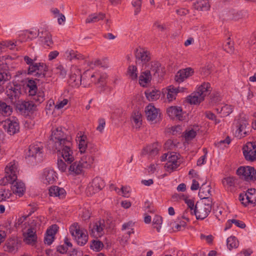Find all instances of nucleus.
<instances>
[{
  "instance_id": "nucleus-36",
  "label": "nucleus",
  "mask_w": 256,
  "mask_h": 256,
  "mask_svg": "<svg viewBox=\"0 0 256 256\" xmlns=\"http://www.w3.org/2000/svg\"><path fill=\"white\" fill-rule=\"evenodd\" d=\"M186 203L188 205V208L185 210L183 214L182 218L186 220L187 221H189L190 218H188V214H190L191 216L194 215V202L190 200H187Z\"/></svg>"
},
{
  "instance_id": "nucleus-55",
  "label": "nucleus",
  "mask_w": 256,
  "mask_h": 256,
  "mask_svg": "<svg viewBox=\"0 0 256 256\" xmlns=\"http://www.w3.org/2000/svg\"><path fill=\"white\" fill-rule=\"evenodd\" d=\"M90 248L96 251H100L104 246L102 242L99 240H93L90 244Z\"/></svg>"
},
{
  "instance_id": "nucleus-42",
  "label": "nucleus",
  "mask_w": 256,
  "mask_h": 256,
  "mask_svg": "<svg viewBox=\"0 0 256 256\" xmlns=\"http://www.w3.org/2000/svg\"><path fill=\"white\" fill-rule=\"evenodd\" d=\"M145 94L149 101H153L159 98L160 92L156 90H148L145 92Z\"/></svg>"
},
{
  "instance_id": "nucleus-15",
  "label": "nucleus",
  "mask_w": 256,
  "mask_h": 256,
  "mask_svg": "<svg viewBox=\"0 0 256 256\" xmlns=\"http://www.w3.org/2000/svg\"><path fill=\"white\" fill-rule=\"evenodd\" d=\"M107 75L106 73L99 74L95 72L90 76V81L101 90H106Z\"/></svg>"
},
{
  "instance_id": "nucleus-60",
  "label": "nucleus",
  "mask_w": 256,
  "mask_h": 256,
  "mask_svg": "<svg viewBox=\"0 0 256 256\" xmlns=\"http://www.w3.org/2000/svg\"><path fill=\"white\" fill-rule=\"evenodd\" d=\"M132 120L138 126H140L142 123V115L139 112H135L132 116Z\"/></svg>"
},
{
  "instance_id": "nucleus-46",
  "label": "nucleus",
  "mask_w": 256,
  "mask_h": 256,
  "mask_svg": "<svg viewBox=\"0 0 256 256\" xmlns=\"http://www.w3.org/2000/svg\"><path fill=\"white\" fill-rule=\"evenodd\" d=\"M90 76L88 71L86 72L83 76H82V82L81 84L84 87H88L90 86L91 83H92L90 81Z\"/></svg>"
},
{
  "instance_id": "nucleus-33",
  "label": "nucleus",
  "mask_w": 256,
  "mask_h": 256,
  "mask_svg": "<svg viewBox=\"0 0 256 256\" xmlns=\"http://www.w3.org/2000/svg\"><path fill=\"white\" fill-rule=\"evenodd\" d=\"M42 146L40 144H32L30 146L27 153L28 156L36 157L37 155H40L42 153Z\"/></svg>"
},
{
  "instance_id": "nucleus-43",
  "label": "nucleus",
  "mask_w": 256,
  "mask_h": 256,
  "mask_svg": "<svg viewBox=\"0 0 256 256\" xmlns=\"http://www.w3.org/2000/svg\"><path fill=\"white\" fill-rule=\"evenodd\" d=\"M11 76L8 72H0V93L4 91V84L10 80Z\"/></svg>"
},
{
  "instance_id": "nucleus-49",
  "label": "nucleus",
  "mask_w": 256,
  "mask_h": 256,
  "mask_svg": "<svg viewBox=\"0 0 256 256\" xmlns=\"http://www.w3.org/2000/svg\"><path fill=\"white\" fill-rule=\"evenodd\" d=\"M227 246L229 250L233 248H236L238 246V241L237 240L235 236H231L228 238Z\"/></svg>"
},
{
  "instance_id": "nucleus-10",
  "label": "nucleus",
  "mask_w": 256,
  "mask_h": 256,
  "mask_svg": "<svg viewBox=\"0 0 256 256\" xmlns=\"http://www.w3.org/2000/svg\"><path fill=\"white\" fill-rule=\"evenodd\" d=\"M47 67L44 62H35L28 68V74H32L38 78H44Z\"/></svg>"
},
{
  "instance_id": "nucleus-57",
  "label": "nucleus",
  "mask_w": 256,
  "mask_h": 256,
  "mask_svg": "<svg viewBox=\"0 0 256 256\" xmlns=\"http://www.w3.org/2000/svg\"><path fill=\"white\" fill-rule=\"evenodd\" d=\"M28 87L29 88V94H34L35 92L37 90L36 84L34 80H30L28 81L27 84Z\"/></svg>"
},
{
  "instance_id": "nucleus-16",
  "label": "nucleus",
  "mask_w": 256,
  "mask_h": 256,
  "mask_svg": "<svg viewBox=\"0 0 256 256\" xmlns=\"http://www.w3.org/2000/svg\"><path fill=\"white\" fill-rule=\"evenodd\" d=\"M4 126L5 130L10 135H14L19 132V122L18 120L14 117L6 119Z\"/></svg>"
},
{
  "instance_id": "nucleus-25",
  "label": "nucleus",
  "mask_w": 256,
  "mask_h": 256,
  "mask_svg": "<svg viewBox=\"0 0 256 256\" xmlns=\"http://www.w3.org/2000/svg\"><path fill=\"white\" fill-rule=\"evenodd\" d=\"M43 182L46 184H52L57 179L56 172L50 168H46L43 172Z\"/></svg>"
},
{
  "instance_id": "nucleus-12",
  "label": "nucleus",
  "mask_w": 256,
  "mask_h": 256,
  "mask_svg": "<svg viewBox=\"0 0 256 256\" xmlns=\"http://www.w3.org/2000/svg\"><path fill=\"white\" fill-rule=\"evenodd\" d=\"M243 154L246 160L250 162L256 160V143L248 142L242 148Z\"/></svg>"
},
{
  "instance_id": "nucleus-7",
  "label": "nucleus",
  "mask_w": 256,
  "mask_h": 256,
  "mask_svg": "<svg viewBox=\"0 0 256 256\" xmlns=\"http://www.w3.org/2000/svg\"><path fill=\"white\" fill-rule=\"evenodd\" d=\"M236 174L242 178L246 181L256 180V170L250 166H240L236 170Z\"/></svg>"
},
{
  "instance_id": "nucleus-13",
  "label": "nucleus",
  "mask_w": 256,
  "mask_h": 256,
  "mask_svg": "<svg viewBox=\"0 0 256 256\" xmlns=\"http://www.w3.org/2000/svg\"><path fill=\"white\" fill-rule=\"evenodd\" d=\"M248 122L246 120H240L236 124L234 135L238 138H244L250 134Z\"/></svg>"
},
{
  "instance_id": "nucleus-1",
  "label": "nucleus",
  "mask_w": 256,
  "mask_h": 256,
  "mask_svg": "<svg viewBox=\"0 0 256 256\" xmlns=\"http://www.w3.org/2000/svg\"><path fill=\"white\" fill-rule=\"evenodd\" d=\"M212 90L208 82H204L200 86L196 92L190 95L187 100L191 104H196L204 100L205 96L209 94Z\"/></svg>"
},
{
  "instance_id": "nucleus-50",
  "label": "nucleus",
  "mask_w": 256,
  "mask_h": 256,
  "mask_svg": "<svg viewBox=\"0 0 256 256\" xmlns=\"http://www.w3.org/2000/svg\"><path fill=\"white\" fill-rule=\"evenodd\" d=\"M57 166L58 170L62 172H66L68 174V168L70 164L66 162L64 159H58V160Z\"/></svg>"
},
{
  "instance_id": "nucleus-47",
  "label": "nucleus",
  "mask_w": 256,
  "mask_h": 256,
  "mask_svg": "<svg viewBox=\"0 0 256 256\" xmlns=\"http://www.w3.org/2000/svg\"><path fill=\"white\" fill-rule=\"evenodd\" d=\"M65 56L70 60H72L73 59L79 60L82 58V56L80 54L74 50H68L66 51L65 52Z\"/></svg>"
},
{
  "instance_id": "nucleus-27",
  "label": "nucleus",
  "mask_w": 256,
  "mask_h": 256,
  "mask_svg": "<svg viewBox=\"0 0 256 256\" xmlns=\"http://www.w3.org/2000/svg\"><path fill=\"white\" fill-rule=\"evenodd\" d=\"M68 168V174L72 175H78L82 173L84 168H85L82 166L81 162H73L69 164Z\"/></svg>"
},
{
  "instance_id": "nucleus-38",
  "label": "nucleus",
  "mask_w": 256,
  "mask_h": 256,
  "mask_svg": "<svg viewBox=\"0 0 256 256\" xmlns=\"http://www.w3.org/2000/svg\"><path fill=\"white\" fill-rule=\"evenodd\" d=\"M105 18V14L102 12L98 14L94 13L90 14L86 20V23L96 22L100 20H102Z\"/></svg>"
},
{
  "instance_id": "nucleus-8",
  "label": "nucleus",
  "mask_w": 256,
  "mask_h": 256,
  "mask_svg": "<svg viewBox=\"0 0 256 256\" xmlns=\"http://www.w3.org/2000/svg\"><path fill=\"white\" fill-rule=\"evenodd\" d=\"M34 220L30 223V227L26 232H24V240L28 244L34 245L37 240V236L36 234V225L34 222Z\"/></svg>"
},
{
  "instance_id": "nucleus-18",
  "label": "nucleus",
  "mask_w": 256,
  "mask_h": 256,
  "mask_svg": "<svg viewBox=\"0 0 256 256\" xmlns=\"http://www.w3.org/2000/svg\"><path fill=\"white\" fill-rule=\"evenodd\" d=\"M105 184L103 180L100 177H96L88 186L87 192H89L90 194H94L102 190Z\"/></svg>"
},
{
  "instance_id": "nucleus-39",
  "label": "nucleus",
  "mask_w": 256,
  "mask_h": 256,
  "mask_svg": "<svg viewBox=\"0 0 256 256\" xmlns=\"http://www.w3.org/2000/svg\"><path fill=\"white\" fill-rule=\"evenodd\" d=\"M236 180V179L234 177H226L222 180V182L226 188L228 190H232L235 186Z\"/></svg>"
},
{
  "instance_id": "nucleus-14",
  "label": "nucleus",
  "mask_w": 256,
  "mask_h": 256,
  "mask_svg": "<svg viewBox=\"0 0 256 256\" xmlns=\"http://www.w3.org/2000/svg\"><path fill=\"white\" fill-rule=\"evenodd\" d=\"M211 210V208H209L208 206L197 202L194 210V215L196 216V219L202 220L208 216Z\"/></svg>"
},
{
  "instance_id": "nucleus-51",
  "label": "nucleus",
  "mask_w": 256,
  "mask_h": 256,
  "mask_svg": "<svg viewBox=\"0 0 256 256\" xmlns=\"http://www.w3.org/2000/svg\"><path fill=\"white\" fill-rule=\"evenodd\" d=\"M98 151L96 146L93 144H89L86 150L83 153H86L88 155H92L95 158V155Z\"/></svg>"
},
{
  "instance_id": "nucleus-22",
  "label": "nucleus",
  "mask_w": 256,
  "mask_h": 256,
  "mask_svg": "<svg viewBox=\"0 0 256 256\" xmlns=\"http://www.w3.org/2000/svg\"><path fill=\"white\" fill-rule=\"evenodd\" d=\"M145 113L147 120L151 122L156 120L160 115V110L151 104L146 107Z\"/></svg>"
},
{
  "instance_id": "nucleus-34",
  "label": "nucleus",
  "mask_w": 256,
  "mask_h": 256,
  "mask_svg": "<svg viewBox=\"0 0 256 256\" xmlns=\"http://www.w3.org/2000/svg\"><path fill=\"white\" fill-rule=\"evenodd\" d=\"M84 154L80 161L85 168H90L94 163V158L92 155H88L86 153Z\"/></svg>"
},
{
  "instance_id": "nucleus-3",
  "label": "nucleus",
  "mask_w": 256,
  "mask_h": 256,
  "mask_svg": "<svg viewBox=\"0 0 256 256\" xmlns=\"http://www.w3.org/2000/svg\"><path fill=\"white\" fill-rule=\"evenodd\" d=\"M72 142L71 141H66L62 146L56 147L55 150L59 152L64 160L68 163L71 164L74 160V152L72 149Z\"/></svg>"
},
{
  "instance_id": "nucleus-23",
  "label": "nucleus",
  "mask_w": 256,
  "mask_h": 256,
  "mask_svg": "<svg viewBox=\"0 0 256 256\" xmlns=\"http://www.w3.org/2000/svg\"><path fill=\"white\" fill-rule=\"evenodd\" d=\"M12 184L11 189L14 194L19 197L22 196L26 190L24 184L20 180H16L9 182Z\"/></svg>"
},
{
  "instance_id": "nucleus-30",
  "label": "nucleus",
  "mask_w": 256,
  "mask_h": 256,
  "mask_svg": "<svg viewBox=\"0 0 256 256\" xmlns=\"http://www.w3.org/2000/svg\"><path fill=\"white\" fill-rule=\"evenodd\" d=\"M215 110L222 117H226L232 112L233 107L227 104H220L216 106Z\"/></svg>"
},
{
  "instance_id": "nucleus-54",
  "label": "nucleus",
  "mask_w": 256,
  "mask_h": 256,
  "mask_svg": "<svg viewBox=\"0 0 256 256\" xmlns=\"http://www.w3.org/2000/svg\"><path fill=\"white\" fill-rule=\"evenodd\" d=\"M55 72L58 74L60 78H64L66 75V70L62 65H58L56 69Z\"/></svg>"
},
{
  "instance_id": "nucleus-45",
  "label": "nucleus",
  "mask_w": 256,
  "mask_h": 256,
  "mask_svg": "<svg viewBox=\"0 0 256 256\" xmlns=\"http://www.w3.org/2000/svg\"><path fill=\"white\" fill-rule=\"evenodd\" d=\"M167 98L169 101H172L176 98L179 90L173 86H170L168 88Z\"/></svg>"
},
{
  "instance_id": "nucleus-62",
  "label": "nucleus",
  "mask_w": 256,
  "mask_h": 256,
  "mask_svg": "<svg viewBox=\"0 0 256 256\" xmlns=\"http://www.w3.org/2000/svg\"><path fill=\"white\" fill-rule=\"evenodd\" d=\"M224 50L229 53H232L234 50V46L233 42L230 40V38H228V41L224 46Z\"/></svg>"
},
{
  "instance_id": "nucleus-41",
  "label": "nucleus",
  "mask_w": 256,
  "mask_h": 256,
  "mask_svg": "<svg viewBox=\"0 0 256 256\" xmlns=\"http://www.w3.org/2000/svg\"><path fill=\"white\" fill-rule=\"evenodd\" d=\"M32 100L38 104L42 103L44 100L45 95L43 91H36L34 94H30Z\"/></svg>"
},
{
  "instance_id": "nucleus-52",
  "label": "nucleus",
  "mask_w": 256,
  "mask_h": 256,
  "mask_svg": "<svg viewBox=\"0 0 256 256\" xmlns=\"http://www.w3.org/2000/svg\"><path fill=\"white\" fill-rule=\"evenodd\" d=\"M162 218L160 216H156L153 219L152 226L154 228L156 229L158 232H160L161 226L162 224Z\"/></svg>"
},
{
  "instance_id": "nucleus-37",
  "label": "nucleus",
  "mask_w": 256,
  "mask_h": 256,
  "mask_svg": "<svg viewBox=\"0 0 256 256\" xmlns=\"http://www.w3.org/2000/svg\"><path fill=\"white\" fill-rule=\"evenodd\" d=\"M152 78L150 72L146 70L142 72L139 77V84L140 86H144L148 83Z\"/></svg>"
},
{
  "instance_id": "nucleus-29",
  "label": "nucleus",
  "mask_w": 256,
  "mask_h": 256,
  "mask_svg": "<svg viewBox=\"0 0 256 256\" xmlns=\"http://www.w3.org/2000/svg\"><path fill=\"white\" fill-rule=\"evenodd\" d=\"M48 194L50 196L58 197L59 199H63L66 196V192L62 188L53 186L49 188Z\"/></svg>"
},
{
  "instance_id": "nucleus-2",
  "label": "nucleus",
  "mask_w": 256,
  "mask_h": 256,
  "mask_svg": "<svg viewBox=\"0 0 256 256\" xmlns=\"http://www.w3.org/2000/svg\"><path fill=\"white\" fill-rule=\"evenodd\" d=\"M70 232L79 246H83L87 243L88 238V232L84 228H80L78 223H74L70 227Z\"/></svg>"
},
{
  "instance_id": "nucleus-11",
  "label": "nucleus",
  "mask_w": 256,
  "mask_h": 256,
  "mask_svg": "<svg viewBox=\"0 0 256 256\" xmlns=\"http://www.w3.org/2000/svg\"><path fill=\"white\" fill-rule=\"evenodd\" d=\"M71 74L68 82L73 88L78 87L82 82V74L80 70L77 66H72L70 68Z\"/></svg>"
},
{
  "instance_id": "nucleus-5",
  "label": "nucleus",
  "mask_w": 256,
  "mask_h": 256,
  "mask_svg": "<svg viewBox=\"0 0 256 256\" xmlns=\"http://www.w3.org/2000/svg\"><path fill=\"white\" fill-rule=\"evenodd\" d=\"M18 172V162L15 160L9 162L5 168L6 174L4 178V180L6 181L5 183L12 182L17 180V175Z\"/></svg>"
},
{
  "instance_id": "nucleus-19",
  "label": "nucleus",
  "mask_w": 256,
  "mask_h": 256,
  "mask_svg": "<svg viewBox=\"0 0 256 256\" xmlns=\"http://www.w3.org/2000/svg\"><path fill=\"white\" fill-rule=\"evenodd\" d=\"M180 163L178 161V156L174 152L170 153L168 162L164 166L166 170L170 172L175 170L180 166Z\"/></svg>"
},
{
  "instance_id": "nucleus-9",
  "label": "nucleus",
  "mask_w": 256,
  "mask_h": 256,
  "mask_svg": "<svg viewBox=\"0 0 256 256\" xmlns=\"http://www.w3.org/2000/svg\"><path fill=\"white\" fill-rule=\"evenodd\" d=\"M6 94L10 100L11 103L16 102L21 94V88L20 85L10 84L6 88Z\"/></svg>"
},
{
  "instance_id": "nucleus-31",
  "label": "nucleus",
  "mask_w": 256,
  "mask_h": 256,
  "mask_svg": "<svg viewBox=\"0 0 256 256\" xmlns=\"http://www.w3.org/2000/svg\"><path fill=\"white\" fill-rule=\"evenodd\" d=\"M76 140L78 141V149L81 154L86 150V148L90 143L88 142V138L86 135L80 132L76 136Z\"/></svg>"
},
{
  "instance_id": "nucleus-58",
  "label": "nucleus",
  "mask_w": 256,
  "mask_h": 256,
  "mask_svg": "<svg viewBox=\"0 0 256 256\" xmlns=\"http://www.w3.org/2000/svg\"><path fill=\"white\" fill-rule=\"evenodd\" d=\"M160 68V62L156 61L152 62H151V68L150 70L154 72V74H158Z\"/></svg>"
},
{
  "instance_id": "nucleus-17",
  "label": "nucleus",
  "mask_w": 256,
  "mask_h": 256,
  "mask_svg": "<svg viewBox=\"0 0 256 256\" xmlns=\"http://www.w3.org/2000/svg\"><path fill=\"white\" fill-rule=\"evenodd\" d=\"M136 62L138 64H145L150 60V52L142 48H139L135 50Z\"/></svg>"
},
{
  "instance_id": "nucleus-24",
  "label": "nucleus",
  "mask_w": 256,
  "mask_h": 256,
  "mask_svg": "<svg viewBox=\"0 0 256 256\" xmlns=\"http://www.w3.org/2000/svg\"><path fill=\"white\" fill-rule=\"evenodd\" d=\"M194 73V70L191 68H186L180 70L175 76V80L176 82H181L185 79L192 76Z\"/></svg>"
},
{
  "instance_id": "nucleus-6",
  "label": "nucleus",
  "mask_w": 256,
  "mask_h": 256,
  "mask_svg": "<svg viewBox=\"0 0 256 256\" xmlns=\"http://www.w3.org/2000/svg\"><path fill=\"white\" fill-rule=\"evenodd\" d=\"M50 140L54 143L55 148L62 146L66 143V141H70L69 138H67L66 135L62 130V128L60 127L52 130Z\"/></svg>"
},
{
  "instance_id": "nucleus-59",
  "label": "nucleus",
  "mask_w": 256,
  "mask_h": 256,
  "mask_svg": "<svg viewBox=\"0 0 256 256\" xmlns=\"http://www.w3.org/2000/svg\"><path fill=\"white\" fill-rule=\"evenodd\" d=\"M132 4L136 8L134 14L137 15L140 11L142 6V0H132Z\"/></svg>"
},
{
  "instance_id": "nucleus-61",
  "label": "nucleus",
  "mask_w": 256,
  "mask_h": 256,
  "mask_svg": "<svg viewBox=\"0 0 256 256\" xmlns=\"http://www.w3.org/2000/svg\"><path fill=\"white\" fill-rule=\"evenodd\" d=\"M24 34L25 36H27V38H28L29 40H32L38 36V32L36 30H26Z\"/></svg>"
},
{
  "instance_id": "nucleus-48",
  "label": "nucleus",
  "mask_w": 256,
  "mask_h": 256,
  "mask_svg": "<svg viewBox=\"0 0 256 256\" xmlns=\"http://www.w3.org/2000/svg\"><path fill=\"white\" fill-rule=\"evenodd\" d=\"M127 74L130 78L132 80H136L138 77V70L136 66L132 65L128 68Z\"/></svg>"
},
{
  "instance_id": "nucleus-53",
  "label": "nucleus",
  "mask_w": 256,
  "mask_h": 256,
  "mask_svg": "<svg viewBox=\"0 0 256 256\" xmlns=\"http://www.w3.org/2000/svg\"><path fill=\"white\" fill-rule=\"evenodd\" d=\"M11 195V192L8 189H6L3 188H1L0 189V202L10 198Z\"/></svg>"
},
{
  "instance_id": "nucleus-20",
  "label": "nucleus",
  "mask_w": 256,
  "mask_h": 256,
  "mask_svg": "<svg viewBox=\"0 0 256 256\" xmlns=\"http://www.w3.org/2000/svg\"><path fill=\"white\" fill-rule=\"evenodd\" d=\"M244 196L242 197L241 195L240 196V200L242 202V203L244 206H246L247 204H256V190L255 189H249L248 192L246 193Z\"/></svg>"
},
{
  "instance_id": "nucleus-4",
  "label": "nucleus",
  "mask_w": 256,
  "mask_h": 256,
  "mask_svg": "<svg viewBox=\"0 0 256 256\" xmlns=\"http://www.w3.org/2000/svg\"><path fill=\"white\" fill-rule=\"evenodd\" d=\"M105 228L106 224L104 220H96L90 224V234L94 238H100L104 234Z\"/></svg>"
},
{
  "instance_id": "nucleus-40",
  "label": "nucleus",
  "mask_w": 256,
  "mask_h": 256,
  "mask_svg": "<svg viewBox=\"0 0 256 256\" xmlns=\"http://www.w3.org/2000/svg\"><path fill=\"white\" fill-rule=\"evenodd\" d=\"M211 187L210 185L203 184L200 188L198 196L200 198H204L211 196Z\"/></svg>"
},
{
  "instance_id": "nucleus-28",
  "label": "nucleus",
  "mask_w": 256,
  "mask_h": 256,
  "mask_svg": "<svg viewBox=\"0 0 256 256\" xmlns=\"http://www.w3.org/2000/svg\"><path fill=\"white\" fill-rule=\"evenodd\" d=\"M167 113L172 119H177L180 120H183L182 108L178 106H170L167 109Z\"/></svg>"
},
{
  "instance_id": "nucleus-32",
  "label": "nucleus",
  "mask_w": 256,
  "mask_h": 256,
  "mask_svg": "<svg viewBox=\"0 0 256 256\" xmlns=\"http://www.w3.org/2000/svg\"><path fill=\"white\" fill-rule=\"evenodd\" d=\"M20 242L17 238H11L9 239L4 246V250L9 252L15 253L18 250Z\"/></svg>"
},
{
  "instance_id": "nucleus-56",
  "label": "nucleus",
  "mask_w": 256,
  "mask_h": 256,
  "mask_svg": "<svg viewBox=\"0 0 256 256\" xmlns=\"http://www.w3.org/2000/svg\"><path fill=\"white\" fill-rule=\"evenodd\" d=\"M158 150L156 148H152L150 146L146 148L142 152L144 154H149L150 156H154L158 154Z\"/></svg>"
},
{
  "instance_id": "nucleus-26",
  "label": "nucleus",
  "mask_w": 256,
  "mask_h": 256,
  "mask_svg": "<svg viewBox=\"0 0 256 256\" xmlns=\"http://www.w3.org/2000/svg\"><path fill=\"white\" fill-rule=\"evenodd\" d=\"M16 108L22 112L28 114L34 110L36 106L32 102H22L17 104Z\"/></svg>"
},
{
  "instance_id": "nucleus-64",
  "label": "nucleus",
  "mask_w": 256,
  "mask_h": 256,
  "mask_svg": "<svg viewBox=\"0 0 256 256\" xmlns=\"http://www.w3.org/2000/svg\"><path fill=\"white\" fill-rule=\"evenodd\" d=\"M205 116L208 119L214 120L216 124L220 122V120L216 118V115L210 111H206L205 112Z\"/></svg>"
},
{
  "instance_id": "nucleus-35",
  "label": "nucleus",
  "mask_w": 256,
  "mask_h": 256,
  "mask_svg": "<svg viewBox=\"0 0 256 256\" xmlns=\"http://www.w3.org/2000/svg\"><path fill=\"white\" fill-rule=\"evenodd\" d=\"M193 6L196 10L206 11L210 9V4L208 0H198L194 2Z\"/></svg>"
},
{
  "instance_id": "nucleus-44",
  "label": "nucleus",
  "mask_w": 256,
  "mask_h": 256,
  "mask_svg": "<svg viewBox=\"0 0 256 256\" xmlns=\"http://www.w3.org/2000/svg\"><path fill=\"white\" fill-rule=\"evenodd\" d=\"M12 112L10 106L5 102L0 100V114L4 116L10 115Z\"/></svg>"
},
{
  "instance_id": "nucleus-21",
  "label": "nucleus",
  "mask_w": 256,
  "mask_h": 256,
  "mask_svg": "<svg viewBox=\"0 0 256 256\" xmlns=\"http://www.w3.org/2000/svg\"><path fill=\"white\" fill-rule=\"evenodd\" d=\"M38 36L44 46H50L52 44V35L46 28H40L39 29Z\"/></svg>"
},
{
  "instance_id": "nucleus-63",
  "label": "nucleus",
  "mask_w": 256,
  "mask_h": 256,
  "mask_svg": "<svg viewBox=\"0 0 256 256\" xmlns=\"http://www.w3.org/2000/svg\"><path fill=\"white\" fill-rule=\"evenodd\" d=\"M196 132L194 130H186L184 134V137L186 140H190L196 136Z\"/></svg>"
}]
</instances>
